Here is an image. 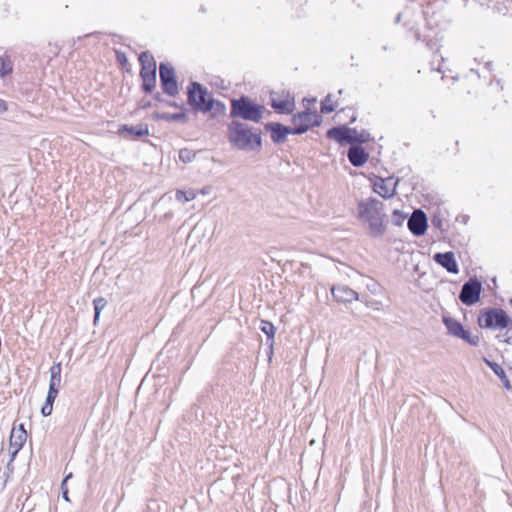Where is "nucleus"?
<instances>
[{
    "label": "nucleus",
    "mask_w": 512,
    "mask_h": 512,
    "mask_svg": "<svg viewBox=\"0 0 512 512\" xmlns=\"http://www.w3.org/2000/svg\"><path fill=\"white\" fill-rule=\"evenodd\" d=\"M443 323L448 331V334L456 338L462 339L472 346L479 345V336L471 335V333L468 330H466L458 320L449 316H443Z\"/></svg>",
    "instance_id": "obj_8"
},
{
    "label": "nucleus",
    "mask_w": 512,
    "mask_h": 512,
    "mask_svg": "<svg viewBox=\"0 0 512 512\" xmlns=\"http://www.w3.org/2000/svg\"><path fill=\"white\" fill-rule=\"evenodd\" d=\"M118 133L126 139L136 140L142 136L149 135V127L144 123L135 126L122 124L119 126Z\"/></svg>",
    "instance_id": "obj_14"
},
{
    "label": "nucleus",
    "mask_w": 512,
    "mask_h": 512,
    "mask_svg": "<svg viewBox=\"0 0 512 512\" xmlns=\"http://www.w3.org/2000/svg\"><path fill=\"white\" fill-rule=\"evenodd\" d=\"M141 79V91L145 94H152L156 89L157 77L155 81L152 76H139Z\"/></svg>",
    "instance_id": "obj_24"
},
{
    "label": "nucleus",
    "mask_w": 512,
    "mask_h": 512,
    "mask_svg": "<svg viewBox=\"0 0 512 512\" xmlns=\"http://www.w3.org/2000/svg\"><path fill=\"white\" fill-rule=\"evenodd\" d=\"M349 162L354 167H362L369 158V154L360 145H352L347 152Z\"/></svg>",
    "instance_id": "obj_17"
},
{
    "label": "nucleus",
    "mask_w": 512,
    "mask_h": 512,
    "mask_svg": "<svg viewBox=\"0 0 512 512\" xmlns=\"http://www.w3.org/2000/svg\"><path fill=\"white\" fill-rule=\"evenodd\" d=\"M511 304H512V299H511Z\"/></svg>",
    "instance_id": "obj_51"
},
{
    "label": "nucleus",
    "mask_w": 512,
    "mask_h": 512,
    "mask_svg": "<svg viewBox=\"0 0 512 512\" xmlns=\"http://www.w3.org/2000/svg\"><path fill=\"white\" fill-rule=\"evenodd\" d=\"M211 101V114L212 117L222 116L225 115L226 112V105L220 101L215 99L213 96L210 99Z\"/></svg>",
    "instance_id": "obj_26"
},
{
    "label": "nucleus",
    "mask_w": 512,
    "mask_h": 512,
    "mask_svg": "<svg viewBox=\"0 0 512 512\" xmlns=\"http://www.w3.org/2000/svg\"><path fill=\"white\" fill-rule=\"evenodd\" d=\"M407 226L414 236L424 235L428 228V219L426 214L421 209L414 210L408 218Z\"/></svg>",
    "instance_id": "obj_11"
},
{
    "label": "nucleus",
    "mask_w": 512,
    "mask_h": 512,
    "mask_svg": "<svg viewBox=\"0 0 512 512\" xmlns=\"http://www.w3.org/2000/svg\"><path fill=\"white\" fill-rule=\"evenodd\" d=\"M354 135H355V140H354L355 145L362 146V144L370 141V134L366 130H362L361 132H358L356 130V134H354Z\"/></svg>",
    "instance_id": "obj_31"
},
{
    "label": "nucleus",
    "mask_w": 512,
    "mask_h": 512,
    "mask_svg": "<svg viewBox=\"0 0 512 512\" xmlns=\"http://www.w3.org/2000/svg\"><path fill=\"white\" fill-rule=\"evenodd\" d=\"M7 111V104L3 99H0V114Z\"/></svg>",
    "instance_id": "obj_43"
},
{
    "label": "nucleus",
    "mask_w": 512,
    "mask_h": 512,
    "mask_svg": "<svg viewBox=\"0 0 512 512\" xmlns=\"http://www.w3.org/2000/svg\"><path fill=\"white\" fill-rule=\"evenodd\" d=\"M512 322L511 318L501 308H485L480 311L477 323L481 328L486 329H505Z\"/></svg>",
    "instance_id": "obj_5"
},
{
    "label": "nucleus",
    "mask_w": 512,
    "mask_h": 512,
    "mask_svg": "<svg viewBox=\"0 0 512 512\" xmlns=\"http://www.w3.org/2000/svg\"><path fill=\"white\" fill-rule=\"evenodd\" d=\"M322 118L317 112L305 110L293 115L290 122V134H303L309 128L319 126Z\"/></svg>",
    "instance_id": "obj_7"
},
{
    "label": "nucleus",
    "mask_w": 512,
    "mask_h": 512,
    "mask_svg": "<svg viewBox=\"0 0 512 512\" xmlns=\"http://www.w3.org/2000/svg\"><path fill=\"white\" fill-rule=\"evenodd\" d=\"M338 107V101L334 99L332 94H328L321 102V112L324 114L331 113Z\"/></svg>",
    "instance_id": "obj_25"
},
{
    "label": "nucleus",
    "mask_w": 512,
    "mask_h": 512,
    "mask_svg": "<svg viewBox=\"0 0 512 512\" xmlns=\"http://www.w3.org/2000/svg\"><path fill=\"white\" fill-rule=\"evenodd\" d=\"M413 36H414L416 41H420L421 40V34H420V32L418 30H415L413 32Z\"/></svg>",
    "instance_id": "obj_46"
},
{
    "label": "nucleus",
    "mask_w": 512,
    "mask_h": 512,
    "mask_svg": "<svg viewBox=\"0 0 512 512\" xmlns=\"http://www.w3.org/2000/svg\"><path fill=\"white\" fill-rule=\"evenodd\" d=\"M432 225L435 227V228H439L442 230V220L440 218H436L434 217L432 219Z\"/></svg>",
    "instance_id": "obj_40"
},
{
    "label": "nucleus",
    "mask_w": 512,
    "mask_h": 512,
    "mask_svg": "<svg viewBox=\"0 0 512 512\" xmlns=\"http://www.w3.org/2000/svg\"><path fill=\"white\" fill-rule=\"evenodd\" d=\"M27 440V432L26 431H16V428H13L10 433V447H16L18 449H22L25 442Z\"/></svg>",
    "instance_id": "obj_21"
},
{
    "label": "nucleus",
    "mask_w": 512,
    "mask_h": 512,
    "mask_svg": "<svg viewBox=\"0 0 512 512\" xmlns=\"http://www.w3.org/2000/svg\"><path fill=\"white\" fill-rule=\"evenodd\" d=\"M150 107H152V102H151V101H147V102H145V103L142 105V108H143V109H148V108H150Z\"/></svg>",
    "instance_id": "obj_47"
},
{
    "label": "nucleus",
    "mask_w": 512,
    "mask_h": 512,
    "mask_svg": "<svg viewBox=\"0 0 512 512\" xmlns=\"http://www.w3.org/2000/svg\"><path fill=\"white\" fill-rule=\"evenodd\" d=\"M292 105H294V99L290 98V108H289L290 112H292V108H291Z\"/></svg>",
    "instance_id": "obj_49"
},
{
    "label": "nucleus",
    "mask_w": 512,
    "mask_h": 512,
    "mask_svg": "<svg viewBox=\"0 0 512 512\" xmlns=\"http://www.w3.org/2000/svg\"><path fill=\"white\" fill-rule=\"evenodd\" d=\"M138 60L141 66L139 76H152L155 81L157 63L153 54L149 50L143 51L139 54Z\"/></svg>",
    "instance_id": "obj_13"
},
{
    "label": "nucleus",
    "mask_w": 512,
    "mask_h": 512,
    "mask_svg": "<svg viewBox=\"0 0 512 512\" xmlns=\"http://www.w3.org/2000/svg\"><path fill=\"white\" fill-rule=\"evenodd\" d=\"M264 111L263 105L256 103L246 95L231 99L230 117L234 119L240 118L257 123L262 119Z\"/></svg>",
    "instance_id": "obj_3"
},
{
    "label": "nucleus",
    "mask_w": 512,
    "mask_h": 512,
    "mask_svg": "<svg viewBox=\"0 0 512 512\" xmlns=\"http://www.w3.org/2000/svg\"><path fill=\"white\" fill-rule=\"evenodd\" d=\"M16 431H26L25 428H24V424H19L18 428L16 429Z\"/></svg>",
    "instance_id": "obj_48"
},
{
    "label": "nucleus",
    "mask_w": 512,
    "mask_h": 512,
    "mask_svg": "<svg viewBox=\"0 0 512 512\" xmlns=\"http://www.w3.org/2000/svg\"><path fill=\"white\" fill-rule=\"evenodd\" d=\"M398 182L399 179L394 180V177L378 178L373 184V191L384 199L392 198L396 194Z\"/></svg>",
    "instance_id": "obj_12"
},
{
    "label": "nucleus",
    "mask_w": 512,
    "mask_h": 512,
    "mask_svg": "<svg viewBox=\"0 0 512 512\" xmlns=\"http://www.w3.org/2000/svg\"><path fill=\"white\" fill-rule=\"evenodd\" d=\"M93 305H94V319H93V321H94V324L96 325L97 322L100 319L101 311L107 305V300L105 298H103V297H98V298L93 300Z\"/></svg>",
    "instance_id": "obj_27"
},
{
    "label": "nucleus",
    "mask_w": 512,
    "mask_h": 512,
    "mask_svg": "<svg viewBox=\"0 0 512 512\" xmlns=\"http://www.w3.org/2000/svg\"><path fill=\"white\" fill-rule=\"evenodd\" d=\"M483 361L500 378L504 388L510 390L512 387L505 370L498 363L487 358H483Z\"/></svg>",
    "instance_id": "obj_20"
},
{
    "label": "nucleus",
    "mask_w": 512,
    "mask_h": 512,
    "mask_svg": "<svg viewBox=\"0 0 512 512\" xmlns=\"http://www.w3.org/2000/svg\"><path fill=\"white\" fill-rule=\"evenodd\" d=\"M61 363H54L50 368V377H61Z\"/></svg>",
    "instance_id": "obj_35"
},
{
    "label": "nucleus",
    "mask_w": 512,
    "mask_h": 512,
    "mask_svg": "<svg viewBox=\"0 0 512 512\" xmlns=\"http://www.w3.org/2000/svg\"><path fill=\"white\" fill-rule=\"evenodd\" d=\"M331 292L334 299L340 303H351L359 299L358 293L346 285L333 286Z\"/></svg>",
    "instance_id": "obj_16"
},
{
    "label": "nucleus",
    "mask_w": 512,
    "mask_h": 512,
    "mask_svg": "<svg viewBox=\"0 0 512 512\" xmlns=\"http://www.w3.org/2000/svg\"><path fill=\"white\" fill-rule=\"evenodd\" d=\"M159 79L162 93L175 97L179 94V83L173 65L169 62H160Z\"/></svg>",
    "instance_id": "obj_6"
},
{
    "label": "nucleus",
    "mask_w": 512,
    "mask_h": 512,
    "mask_svg": "<svg viewBox=\"0 0 512 512\" xmlns=\"http://www.w3.org/2000/svg\"><path fill=\"white\" fill-rule=\"evenodd\" d=\"M196 157V152L188 149V148H182L179 151V160L185 164L191 163Z\"/></svg>",
    "instance_id": "obj_29"
},
{
    "label": "nucleus",
    "mask_w": 512,
    "mask_h": 512,
    "mask_svg": "<svg viewBox=\"0 0 512 512\" xmlns=\"http://www.w3.org/2000/svg\"><path fill=\"white\" fill-rule=\"evenodd\" d=\"M259 329L267 336V344L272 349L276 328L270 321L261 320Z\"/></svg>",
    "instance_id": "obj_22"
},
{
    "label": "nucleus",
    "mask_w": 512,
    "mask_h": 512,
    "mask_svg": "<svg viewBox=\"0 0 512 512\" xmlns=\"http://www.w3.org/2000/svg\"><path fill=\"white\" fill-rule=\"evenodd\" d=\"M187 104L195 113L211 112L212 94L208 89L197 81H191L187 86Z\"/></svg>",
    "instance_id": "obj_4"
},
{
    "label": "nucleus",
    "mask_w": 512,
    "mask_h": 512,
    "mask_svg": "<svg viewBox=\"0 0 512 512\" xmlns=\"http://www.w3.org/2000/svg\"><path fill=\"white\" fill-rule=\"evenodd\" d=\"M165 104L167 106H170V107H174V108H183V105H179L177 102L175 101H170V100H167L165 101Z\"/></svg>",
    "instance_id": "obj_42"
},
{
    "label": "nucleus",
    "mask_w": 512,
    "mask_h": 512,
    "mask_svg": "<svg viewBox=\"0 0 512 512\" xmlns=\"http://www.w3.org/2000/svg\"><path fill=\"white\" fill-rule=\"evenodd\" d=\"M116 59H117L118 63L123 68H126L127 72H131V69L128 67L129 66L128 58L124 52L116 51Z\"/></svg>",
    "instance_id": "obj_33"
},
{
    "label": "nucleus",
    "mask_w": 512,
    "mask_h": 512,
    "mask_svg": "<svg viewBox=\"0 0 512 512\" xmlns=\"http://www.w3.org/2000/svg\"><path fill=\"white\" fill-rule=\"evenodd\" d=\"M355 121H356V116H355V115H353V116L351 117V119H350V123H354Z\"/></svg>",
    "instance_id": "obj_50"
},
{
    "label": "nucleus",
    "mask_w": 512,
    "mask_h": 512,
    "mask_svg": "<svg viewBox=\"0 0 512 512\" xmlns=\"http://www.w3.org/2000/svg\"><path fill=\"white\" fill-rule=\"evenodd\" d=\"M61 490H62V498L66 501H69V498H68V489L66 487V485L64 486V488L61 487Z\"/></svg>",
    "instance_id": "obj_44"
},
{
    "label": "nucleus",
    "mask_w": 512,
    "mask_h": 512,
    "mask_svg": "<svg viewBox=\"0 0 512 512\" xmlns=\"http://www.w3.org/2000/svg\"><path fill=\"white\" fill-rule=\"evenodd\" d=\"M53 411V405H47V403H44V405L41 408V414L44 417L50 416Z\"/></svg>",
    "instance_id": "obj_37"
},
{
    "label": "nucleus",
    "mask_w": 512,
    "mask_h": 512,
    "mask_svg": "<svg viewBox=\"0 0 512 512\" xmlns=\"http://www.w3.org/2000/svg\"><path fill=\"white\" fill-rule=\"evenodd\" d=\"M154 120H164L167 122H181L183 124L189 121L185 112L167 113V112H154L152 114Z\"/></svg>",
    "instance_id": "obj_19"
},
{
    "label": "nucleus",
    "mask_w": 512,
    "mask_h": 512,
    "mask_svg": "<svg viewBox=\"0 0 512 512\" xmlns=\"http://www.w3.org/2000/svg\"><path fill=\"white\" fill-rule=\"evenodd\" d=\"M58 392H59L58 390H53V389L48 388L45 403H47V405H49V406L53 405L55 402V399L58 395Z\"/></svg>",
    "instance_id": "obj_34"
},
{
    "label": "nucleus",
    "mask_w": 512,
    "mask_h": 512,
    "mask_svg": "<svg viewBox=\"0 0 512 512\" xmlns=\"http://www.w3.org/2000/svg\"><path fill=\"white\" fill-rule=\"evenodd\" d=\"M354 134H356V129L347 125L334 126L326 132L328 139L334 140L340 145L349 144L350 146L354 145Z\"/></svg>",
    "instance_id": "obj_10"
},
{
    "label": "nucleus",
    "mask_w": 512,
    "mask_h": 512,
    "mask_svg": "<svg viewBox=\"0 0 512 512\" xmlns=\"http://www.w3.org/2000/svg\"><path fill=\"white\" fill-rule=\"evenodd\" d=\"M11 448V451H10V459H9V462H13L17 456V454L19 453V451L21 449H18L16 447H10Z\"/></svg>",
    "instance_id": "obj_39"
},
{
    "label": "nucleus",
    "mask_w": 512,
    "mask_h": 512,
    "mask_svg": "<svg viewBox=\"0 0 512 512\" xmlns=\"http://www.w3.org/2000/svg\"><path fill=\"white\" fill-rule=\"evenodd\" d=\"M358 218L369 224L370 235L372 237H381L386 230L384 224L385 213L382 201L369 197L361 200L357 205Z\"/></svg>",
    "instance_id": "obj_1"
},
{
    "label": "nucleus",
    "mask_w": 512,
    "mask_h": 512,
    "mask_svg": "<svg viewBox=\"0 0 512 512\" xmlns=\"http://www.w3.org/2000/svg\"><path fill=\"white\" fill-rule=\"evenodd\" d=\"M406 219V214L402 211L395 209L392 213V223L395 226H402L404 220Z\"/></svg>",
    "instance_id": "obj_32"
},
{
    "label": "nucleus",
    "mask_w": 512,
    "mask_h": 512,
    "mask_svg": "<svg viewBox=\"0 0 512 512\" xmlns=\"http://www.w3.org/2000/svg\"><path fill=\"white\" fill-rule=\"evenodd\" d=\"M72 477V473H69L68 475H66L61 483V487L64 488V486L66 485L67 483V480L70 479Z\"/></svg>",
    "instance_id": "obj_45"
},
{
    "label": "nucleus",
    "mask_w": 512,
    "mask_h": 512,
    "mask_svg": "<svg viewBox=\"0 0 512 512\" xmlns=\"http://www.w3.org/2000/svg\"><path fill=\"white\" fill-rule=\"evenodd\" d=\"M175 198L181 203H186L192 201L195 198V193L193 191L177 190Z\"/></svg>",
    "instance_id": "obj_30"
},
{
    "label": "nucleus",
    "mask_w": 512,
    "mask_h": 512,
    "mask_svg": "<svg viewBox=\"0 0 512 512\" xmlns=\"http://www.w3.org/2000/svg\"><path fill=\"white\" fill-rule=\"evenodd\" d=\"M61 383V377H50L49 389L58 390Z\"/></svg>",
    "instance_id": "obj_36"
},
{
    "label": "nucleus",
    "mask_w": 512,
    "mask_h": 512,
    "mask_svg": "<svg viewBox=\"0 0 512 512\" xmlns=\"http://www.w3.org/2000/svg\"><path fill=\"white\" fill-rule=\"evenodd\" d=\"M14 471V466H13V462H8L7 463V466H6V477H9L10 474H12Z\"/></svg>",
    "instance_id": "obj_41"
},
{
    "label": "nucleus",
    "mask_w": 512,
    "mask_h": 512,
    "mask_svg": "<svg viewBox=\"0 0 512 512\" xmlns=\"http://www.w3.org/2000/svg\"><path fill=\"white\" fill-rule=\"evenodd\" d=\"M13 72V64L8 57L0 58V77L4 78Z\"/></svg>",
    "instance_id": "obj_28"
},
{
    "label": "nucleus",
    "mask_w": 512,
    "mask_h": 512,
    "mask_svg": "<svg viewBox=\"0 0 512 512\" xmlns=\"http://www.w3.org/2000/svg\"><path fill=\"white\" fill-rule=\"evenodd\" d=\"M227 137L231 145L239 150H256L262 146L260 133H252L247 124L232 120L227 127Z\"/></svg>",
    "instance_id": "obj_2"
},
{
    "label": "nucleus",
    "mask_w": 512,
    "mask_h": 512,
    "mask_svg": "<svg viewBox=\"0 0 512 512\" xmlns=\"http://www.w3.org/2000/svg\"><path fill=\"white\" fill-rule=\"evenodd\" d=\"M433 260L435 263L446 269L448 273L458 274L459 267L458 263L455 259L454 253L451 251L448 252H438L433 255Z\"/></svg>",
    "instance_id": "obj_15"
},
{
    "label": "nucleus",
    "mask_w": 512,
    "mask_h": 512,
    "mask_svg": "<svg viewBox=\"0 0 512 512\" xmlns=\"http://www.w3.org/2000/svg\"><path fill=\"white\" fill-rule=\"evenodd\" d=\"M265 129L271 133V139L275 143H282L288 136V126L278 122H268Z\"/></svg>",
    "instance_id": "obj_18"
},
{
    "label": "nucleus",
    "mask_w": 512,
    "mask_h": 512,
    "mask_svg": "<svg viewBox=\"0 0 512 512\" xmlns=\"http://www.w3.org/2000/svg\"><path fill=\"white\" fill-rule=\"evenodd\" d=\"M482 283L477 277L465 282L459 293V300L466 306H472L480 300Z\"/></svg>",
    "instance_id": "obj_9"
},
{
    "label": "nucleus",
    "mask_w": 512,
    "mask_h": 512,
    "mask_svg": "<svg viewBox=\"0 0 512 512\" xmlns=\"http://www.w3.org/2000/svg\"><path fill=\"white\" fill-rule=\"evenodd\" d=\"M271 106L278 113L288 114V95L277 100L274 93H271Z\"/></svg>",
    "instance_id": "obj_23"
},
{
    "label": "nucleus",
    "mask_w": 512,
    "mask_h": 512,
    "mask_svg": "<svg viewBox=\"0 0 512 512\" xmlns=\"http://www.w3.org/2000/svg\"><path fill=\"white\" fill-rule=\"evenodd\" d=\"M511 304H512V299H511Z\"/></svg>",
    "instance_id": "obj_52"
},
{
    "label": "nucleus",
    "mask_w": 512,
    "mask_h": 512,
    "mask_svg": "<svg viewBox=\"0 0 512 512\" xmlns=\"http://www.w3.org/2000/svg\"><path fill=\"white\" fill-rule=\"evenodd\" d=\"M162 94L163 93L154 91L151 95H152L153 100L160 102V103H165V101H167V100L163 98Z\"/></svg>",
    "instance_id": "obj_38"
}]
</instances>
